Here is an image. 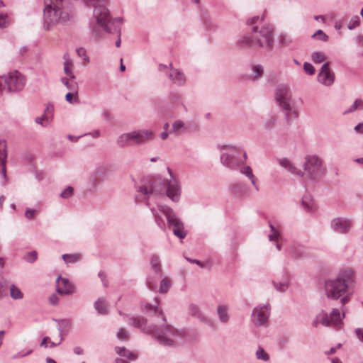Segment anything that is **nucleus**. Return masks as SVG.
Masks as SVG:
<instances>
[{
    "instance_id": "1",
    "label": "nucleus",
    "mask_w": 363,
    "mask_h": 363,
    "mask_svg": "<svg viewBox=\"0 0 363 363\" xmlns=\"http://www.w3.org/2000/svg\"><path fill=\"white\" fill-rule=\"evenodd\" d=\"M354 282L355 273L350 268L344 269L337 274L336 277L325 281V295L328 299L340 301L342 317H345V306L352 299Z\"/></svg>"
},
{
    "instance_id": "2",
    "label": "nucleus",
    "mask_w": 363,
    "mask_h": 363,
    "mask_svg": "<svg viewBox=\"0 0 363 363\" xmlns=\"http://www.w3.org/2000/svg\"><path fill=\"white\" fill-rule=\"evenodd\" d=\"M264 16H255L247 21V24L252 25L251 35L244 36L240 40L241 45L248 48H262L269 51L274 47V28L269 24H263Z\"/></svg>"
},
{
    "instance_id": "3",
    "label": "nucleus",
    "mask_w": 363,
    "mask_h": 363,
    "mask_svg": "<svg viewBox=\"0 0 363 363\" xmlns=\"http://www.w3.org/2000/svg\"><path fill=\"white\" fill-rule=\"evenodd\" d=\"M94 18L96 20V24H91L90 29L92 35L95 38H100L102 36L101 31L108 34L116 33L118 39L116 42V46L119 48L121 45V28L123 18H112L110 11L104 6H98L94 9Z\"/></svg>"
},
{
    "instance_id": "4",
    "label": "nucleus",
    "mask_w": 363,
    "mask_h": 363,
    "mask_svg": "<svg viewBox=\"0 0 363 363\" xmlns=\"http://www.w3.org/2000/svg\"><path fill=\"white\" fill-rule=\"evenodd\" d=\"M128 323L142 332L151 335L163 346H174L175 342L173 338L182 336V333L179 330L166 323L160 328L147 326V320L141 315L130 318Z\"/></svg>"
},
{
    "instance_id": "5",
    "label": "nucleus",
    "mask_w": 363,
    "mask_h": 363,
    "mask_svg": "<svg viewBox=\"0 0 363 363\" xmlns=\"http://www.w3.org/2000/svg\"><path fill=\"white\" fill-rule=\"evenodd\" d=\"M43 9V27L49 30L55 25L69 20V14L62 11L59 6H53L52 0H45Z\"/></svg>"
},
{
    "instance_id": "6",
    "label": "nucleus",
    "mask_w": 363,
    "mask_h": 363,
    "mask_svg": "<svg viewBox=\"0 0 363 363\" xmlns=\"http://www.w3.org/2000/svg\"><path fill=\"white\" fill-rule=\"evenodd\" d=\"M220 155V162L226 167L234 169L243 164L246 160V152L232 145L224 147Z\"/></svg>"
},
{
    "instance_id": "7",
    "label": "nucleus",
    "mask_w": 363,
    "mask_h": 363,
    "mask_svg": "<svg viewBox=\"0 0 363 363\" xmlns=\"http://www.w3.org/2000/svg\"><path fill=\"white\" fill-rule=\"evenodd\" d=\"M291 96L290 90L286 85L280 84L277 86L275 98L279 106L285 111L287 123H290L292 118H296L298 115L297 111L292 109Z\"/></svg>"
},
{
    "instance_id": "8",
    "label": "nucleus",
    "mask_w": 363,
    "mask_h": 363,
    "mask_svg": "<svg viewBox=\"0 0 363 363\" xmlns=\"http://www.w3.org/2000/svg\"><path fill=\"white\" fill-rule=\"evenodd\" d=\"M162 184L161 179H157L139 186L135 195L136 202H145L147 205H149L148 199L150 195L153 194H164V188L157 189V184Z\"/></svg>"
},
{
    "instance_id": "9",
    "label": "nucleus",
    "mask_w": 363,
    "mask_h": 363,
    "mask_svg": "<svg viewBox=\"0 0 363 363\" xmlns=\"http://www.w3.org/2000/svg\"><path fill=\"white\" fill-rule=\"evenodd\" d=\"M303 167L304 175L306 174L313 179L321 177L325 174V169L323 166V161L316 155L306 156Z\"/></svg>"
},
{
    "instance_id": "10",
    "label": "nucleus",
    "mask_w": 363,
    "mask_h": 363,
    "mask_svg": "<svg viewBox=\"0 0 363 363\" xmlns=\"http://www.w3.org/2000/svg\"><path fill=\"white\" fill-rule=\"evenodd\" d=\"M343 318L340 311L337 308L333 309L330 315L322 311L313 320L312 325L317 328L320 323L327 327L331 325H337L340 323Z\"/></svg>"
},
{
    "instance_id": "11",
    "label": "nucleus",
    "mask_w": 363,
    "mask_h": 363,
    "mask_svg": "<svg viewBox=\"0 0 363 363\" xmlns=\"http://www.w3.org/2000/svg\"><path fill=\"white\" fill-rule=\"evenodd\" d=\"M166 195L174 202H178L181 195V187L179 182L172 177L169 180L161 179Z\"/></svg>"
},
{
    "instance_id": "12",
    "label": "nucleus",
    "mask_w": 363,
    "mask_h": 363,
    "mask_svg": "<svg viewBox=\"0 0 363 363\" xmlns=\"http://www.w3.org/2000/svg\"><path fill=\"white\" fill-rule=\"evenodd\" d=\"M4 84H6V90L9 92L21 90L25 85L23 76L18 71L5 75Z\"/></svg>"
},
{
    "instance_id": "13",
    "label": "nucleus",
    "mask_w": 363,
    "mask_h": 363,
    "mask_svg": "<svg viewBox=\"0 0 363 363\" xmlns=\"http://www.w3.org/2000/svg\"><path fill=\"white\" fill-rule=\"evenodd\" d=\"M330 226L337 233L348 234L353 226V222L347 218L337 217L331 220Z\"/></svg>"
},
{
    "instance_id": "14",
    "label": "nucleus",
    "mask_w": 363,
    "mask_h": 363,
    "mask_svg": "<svg viewBox=\"0 0 363 363\" xmlns=\"http://www.w3.org/2000/svg\"><path fill=\"white\" fill-rule=\"evenodd\" d=\"M132 145H140L147 143L153 138L154 133L150 130L140 129L130 132Z\"/></svg>"
},
{
    "instance_id": "15",
    "label": "nucleus",
    "mask_w": 363,
    "mask_h": 363,
    "mask_svg": "<svg viewBox=\"0 0 363 363\" xmlns=\"http://www.w3.org/2000/svg\"><path fill=\"white\" fill-rule=\"evenodd\" d=\"M269 315V304L267 303L262 306L256 307L252 314V319L256 325L264 324Z\"/></svg>"
},
{
    "instance_id": "16",
    "label": "nucleus",
    "mask_w": 363,
    "mask_h": 363,
    "mask_svg": "<svg viewBox=\"0 0 363 363\" xmlns=\"http://www.w3.org/2000/svg\"><path fill=\"white\" fill-rule=\"evenodd\" d=\"M318 81L325 86H330L334 83L335 74L330 69L329 62H325L321 66L318 74Z\"/></svg>"
},
{
    "instance_id": "17",
    "label": "nucleus",
    "mask_w": 363,
    "mask_h": 363,
    "mask_svg": "<svg viewBox=\"0 0 363 363\" xmlns=\"http://www.w3.org/2000/svg\"><path fill=\"white\" fill-rule=\"evenodd\" d=\"M158 208L160 211H161L165 216L169 228L177 225H184V223L177 217V216L175 214L172 208L167 206L163 205L158 206Z\"/></svg>"
},
{
    "instance_id": "18",
    "label": "nucleus",
    "mask_w": 363,
    "mask_h": 363,
    "mask_svg": "<svg viewBox=\"0 0 363 363\" xmlns=\"http://www.w3.org/2000/svg\"><path fill=\"white\" fill-rule=\"evenodd\" d=\"M57 283V292L60 295H67L72 294L74 291L73 286L69 282L68 279L62 278L59 276L56 280Z\"/></svg>"
},
{
    "instance_id": "19",
    "label": "nucleus",
    "mask_w": 363,
    "mask_h": 363,
    "mask_svg": "<svg viewBox=\"0 0 363 363\" xmlns=\"http://www.w3.org/2000/svg\"><path fill=\"white\" fill-rule=\"evenodd\" d=\"M170 71L168 73V77L174 84L178 86H183L186 82V77L184 74L172 67V64H169Z\"/></svg>"
},
{
    "instance_id": "20",
    "label": "nucleus",
    "mask_w": 363,
    "mask_h": 363,
    "mask_svg": "<svg viewBox=\"0 0 363 363\" xmlns=\"http://www.w3.org/2000/svg\"><path fill=\"white\" fill-rule=\"evenodd\" d=\"M7 159V145L4 140H0V174L6 178V163Z\"/></svg>"
},
{
    "instance_id": "21",
    "label": "nucleus",
    "mask_w": 363,
    "mask_h": 363,
    "mask_svg": "<svg viewBox=\"0 0 363 363\" xmlns=\"http://www.w3.org/2000/svg\"><path fill=\"white\" fill-rule=\"evenodd\" d=\"M189 313L191 316L196 317L199 319L201 322L206 324H211V320L207 318L195 304H191L189 307Z\"/></svg>"
},
{
    "instance_id": "22",
    "label": "nucleus",
    "mask_w": 363,
    "mask_h": 363,
    "mask_svg": "<svg viewBox=\"0 0 363 363\" xmlns=\"http://www.w3.org/2000/svg\"><path fill=\"white\" fill-rule=\"evenodd\" d=\"M279 162L282 167L288 170L291 174H294L300 177L304 176V172L301 170H297L294 165L287 158L280 159Z\"/></svg>"
},
{
    "instance_id": "23",
    "label": "nucleus",
    "mask_w": 363,
    "mask_h": 363,
    "mask_svg": "<svg viewBox=\"0 0 363 363\" xmlns=\"http://www.w3.org/2000/svg\"><path fill=\"white\" fill-rule=\"evenodd\" d=\"M217 315L220 323L226 324L230 319L228 314V306L220 305L217 308Z\"/></svg>"
},
{
    "instance_id": "24",
    "label": "nucleus",
    "mask_w": 363,
    "mask_h": 363,
    "mask_svg": "<svg viewBox=\"0 0 363 363\" xmlns=\"http://www.w3.org/2000/svg\"><path fill=\"white\" fill-rule=\"evenodd\" d=\"M116 352L121 357H125L129 360L133 361L138 358V354L127 350L125 347H116Z\"/></svg>"
},
{
    "instance_id": "25",
    "label": "nucleus",
    "mask_w": 363,
    "mask_h": 363,
    "mask_svg": "<svg viewBox=\"0 0 363 363\" xmlns=\"http://www.w3.org/2000/svg\"><path fill=\"white\" fill-rule=\"evenodd\" d=\"M116 143L121 147L133 145L130 132L121 135L118 138Z\"/></svg>"
},
{
    "instance_id": "26",
    "label": "nucleus",
    "mask_w": 363,
    "mask_h": 363,
    "mask_svg": "<svg viewBox=\"0 0 363 363\" xmlns=\"http://www.w3.org/2000/svg\"><path fill=\"white\" fill-rule=\"evenodd\" d=\"M106 168L104 167H98L93 174L90 177V181L93 184V185H96L98 184V179L99 177H104L106 172Z\"/></svg>"
},
{
    "instance_id": "27",
    "label": "nucleus",
    "mask_w": 363,
    "mask_h": 363,
    "mask_svg": "<svg viewBox=\"0 0 363 363\" xmlns=\"http://www.w3.org/2000/svg\"><path fill=\"white\" fill-rule=\"evenodd\" d=\"M94 307L99 314L105 315L108 313L107 304L106 301L102 298H99L96 301Z\"/></svg>"
},
{
    "instance_id": "28",
    "label": "nucleus",
    "mask_w": 363,
    "mask_h": 363,
    "mask_svg": "<svg viewBox=\"0 0 363 363\" xmlns=\"http://www.w3.org/2000/svg\"><path fill=\"white\" fill-rule=\"evenodd\" d=\"M240 172L242 174H245L246 177H247L250 181L252 185L255 187L256 190L258 191L259 188L257 185L256 184V179L255 178V175L252 172V170L250 166H245L240 168Z\"/></svg>"
},
{
    "instance_id": "29",
    "label": "nucleus",
    "mask_w": 363,
    "mask_h": 363,
    "mask_svg": "<svg viewBox=\"0 0 363 363\" xmlns=\"http://www.w3.org/2000/svg\"><path fill=\"white\" fill-rule=\"evenodd\" d=\"M302 206L307 211H313L315 209V204L309 194H306L302 198Z\"/></svg>"
},
{
    "instance_id": "30",
    "label": "nucleus",
    "mask_w": 363,
    "mask_h": 363,
    "mask_svg": "<svg viewBox=\"0 0 363 363\" xmlns=\"http://www.w3.org/2000/svg\"><path fill=\"white\" fill-rule=\"evenodd\" d=\"M264 73V68L261 65H254L252 67V74L250 77L252 80H257L261 78Z\"/></svg>"
},
{
    "instance_id": "31",
    "label": "nucleus",
    "mask_w": 363,
    "mask_h": 363,
    "mask_svg": "<svg viewBox=\"0 0 363 363\" xmlns=\"http://www.w3.org/2000/svg\"><path fill=\"white\" fill-rule=\"evenodd\" d=\"M150 264L153 272L159 276V274L162 272L159 257L156 255H153L150 259Z\"/></svg>"
},
{
    "instance_id": "32",
    "label": "nucleus",
    "mask_w": 363,
    "mask_h": 363,
    "mask_svg": "<svg viewBox=\"0 0 363 363\" xmlns=\"http://www.w3.org/2000/svg\"><path fill=\"white\" fill-rule=\"evenodd\" d=\"M162 277V272L158 275L154 273V275L150 276L147 279V287L151 290H155L157 288V282L159 278Z\"/></svg>"
},
{
    "instance_id": "33",
    "label": "nucleus",
    "mask_w": 363,
    "mask_h": 363,
    "mask_svg": "<svg viewBox=\"0 0 363 363\" xmlns=\"http://www.w3.org/2000/svg\"><path fill=\"white\" fill-rule=\"evenodd\" d=\"M10 296L13 299L18 300L23 298V294L17 286L14 284H11L10 286Z\"/></svg>"
},
{
    "instance_id": "34",
    "label": "nucleus",
    "mask_w": 363,
    "mask_h": 363,
    "mask_svg": "<svg viewBox=\"0 0 363 363\" xmlns=\"http://www.w3.org/2000/svg\"><path fill=\"white\" fill-rule=\"evenodd\" d=\"M171 281L168 278H163L160 281L159 292L160 294L167 293L169 288L171 287Z\"/></svg>"
},
{
    "instance_id": "35",
    "label": "nucleus",
    "mask_w": 363,
    "mask_h": 363,
    "mask_svg": "<svg viewBox=\"0 0 363 363\" xmlns=\"http://www.w3.org/2000/svg\"><path fill=\"white\" fill-rule=\"evenodd\" d=\"M311 60L314 63L318 64L326 60V56L321 51H315L311 54Z\"/></svg>"
},
{
    "instance_id": "36",
    "label": "nucleus",
    "mask_w": 363,
    "mask_h": 363,
    "mask_svg": "<svg viewBox=\"0 0 363 363\" xmlns=\"http://www.w3.org/2000/svg\"><path fill=\"white\" fill-rule=\"evenodd\" d=\"M357 109L363 110V99H356L349 109L345 111V113H352Z\"/></svg>"
},
{
    "instance_id": "37",
    "label": "nucleus",
    "mask_w": 363,
    "mask_h": 363,
    "mask_svg": "<svg viewBox=\"0 0 363 363\" xmlns=\"http://www.w3.org/2000/svg\"><path fill=\"white\" fill-rule=\"evenodd\" d=\"M151 211L155 217V220L157 225L159 226V228L161 230H165L166 225H165V223H164V220L162 219V216L156 211V210L155 208H152Z\"/></svg>"
},
{
    "instance_id": "38",
    "label": "nucleus",
    "mask_w": 363,
    "mask_h": 363,
    "mask_svg": "<svg viewBox=\"0 0 363 363\" xmlns=\"http://www.w3.org/2000/svg\"><path fill=\"white\" fill-rule=\"evenodd\" d=\"M171 228L172 229L174 235L177 238L183 239L186 236V232L184 230V225L172 226Z\"/></svg>"
},
{
    "instance_id": "39",
    "label": "nucleus",
    "mask_w": 363,
    "mask_h": 363,
    "mask_svg": "<svg viewBox=\"0 0 363 363\" xmlns=\"http://www.w3.org/2000/svg\"><path fill=\"white\" fill-rule=\"evenodd\" d=\"M256 357L257 359L267 362L269 359V355L264 351L262 347H258L256 353Z\"/></svg>"
},
{
    "instance_id": "40",
    "label": "nucleus",
    "mask_w": 363,
    "mask_h": 363,
    "mask_svg": "<svg viewBox=\"0 0 363 363\" xmlns=\"http://www.w3.org/2000/svg\"><path fill=\"white\" fill-rule=\"evenodd\" d=\"M81 258L80 255H70V254H65L62 255V259L67 263H74L79 261Z\"/></svg>"
},
{
    "instance_id": "41",
    "label": "nucleus",
    "mask_w": 363,
    "mask_h": 363,
    "mask_svg": "<svg viewBox=\"0 0 363 363\" xmlns=\"http://www.w3.org/2000/svg\"><path fill=\"white\" fill-rule=\"evenodd\" d=\"M233 192L239 196L246 194L247 189L241 184H234L232 186Z\"/></svg>"
},
{
    "instance_id": "42",
    "label": "nucleus",
    "mask_w": 363,
    "mask_h": 363,
    "mask_svg": "<svg viewBox=\"0 0 363 363\" xmlns=\"http://www.w3.org/2000/svg\"><path fill=\"white\" fill-rule=\"evenodd\" d=\"M146 308L147 309L152 310L156 315L161 316L162 321L164 323H166V321H167L166 316L164 315V314L162 312V311L159 309V308L157 306H152L150 304H147L146 306Z\"/></svg>"
},
{
    "instance_id": "43",
    "label": "nucleus",
    "mask_w": 363,
    "mask_h": 363,
    "mask_svg": "<svg viewBox=\"0 0 363 363\" xmlns=\"http://www.w3.org/2000/svg\"><path fill=\"white\" fill-rule=\"evenodd\" d=\"M277 118L274 116H271L264 121L263 127L266 130L272 129L275 126Z\"/></svg>"
},
{
    "instance_id": "44",
    "label": "nucleus",
    "mask_w": 363,
    "mask_h": 363,
    "mask_svg": "<svg viewBox=\"0 0 363 363\" xmlns=\"http://www.w3.org/2000/svg\"><path fill=\"white\" fill-rule=\"evenodd\" d=\"M273 285L277 291L284 292L288 289V281H284L281 282L273 281Z\"/></svg>"
},
{
    "instance_id": "45",
    "label": "nucleus",
    "mask_w": 363,
    "mask_h": 363,
    "mask_svg": "<svg viewBox=\"0 0 363 363\" xmlns=\"http://www.w3.org/2000/svg\"><path fill=\"white\" fill-rule=\"evenodd\" d=\"M35 121L42 126H46L51 121V119L43 113L41 116L36 117Z\"/></svg>"
},
{
    "instance_id": "46",
    "label": "nucleus",
    "mask_w": 363,
    "mask_h": 363,
    "mask_svg": "<svg viewBox=\"0 0 363 363\" xmlns=\"http://www.w3.org/2000/svg\"><path fill=\"white\" fill-rule=\"evenodd\" d=\"M61 82L70 91H74L77 89V84L76 82L70 83L67 78L62 77Z\"/></svg>"
},
{
    "instance_id": "47",
    "label": "nucleus",
    "mask_w": 363,
    "mask_h": 363,
    "mask_svg": "<svg viewBox=\"0 0 363 363\" xmlns=\"http://www.w3.org/2000/svg\"><path fill=\"white\" fill-rule=\"evenodd\" d=\"M360 24V19L358 16H353L351 20L350 21L347 28L350 30L354 29L355 28L358 27Z\"/></svg>"
},
{
    "instance_id": "48",
    "label": "nucleus",
    "mask_w": 363,
    "mask_h": 363,
    "mask_svg": "<svg viewBox=\"0 0 363 363\" xmlns=\"http://www.w3.org/2000/svg\"><path fill=\"white\" fill-rule=\"evenodd\" d=\"M72 62L69 60H66L64 63V71L65 73L69 76L70 79H74L75 76L73 74L72 70L69 69V66H72Z\"/></svg>"
},
{
    "instance_id": "49",
    "label": "nucleus",
    "mask_w": 363,
    "mask_h": 363,
    "mask_svg": "<svg viewBox=\"0 0 363 363\" xmlns=\"http://www.w3.org/2000/svg\"><path fill=\"white\" fill-rule=\"evenodd\" d=\"M116 336L119 340H128L130 338V335L128 332L123 328H121L118 330Z\"/></svg>"
},
{
    "instance_id": "50",
    "label": "nucleus",
    "mask_w": 363,
    "mask_h": 363,
    "mask_svg": "<svg viewBox=\"0 0 363 363\" xmlns=\"http://www.w3.org/2000/svg\"><path fill=\"white\" fill-rule=\"evenodd\" d=\"M38 258V253L36 251H32L30 252H28L25 257L24 259L30 263L34 262Z\"/></svg>"
},
{
    "instance_id": "51",
    "label": "nucleus",
    "mask_w": 363,
    "mask_h": 363,
    "mask_svg": "<svg viewBox=\"0 0 363 363\" xmlns=\"http://www.w3.org/2000/svg\"><path fill=\"white\" fill-rule=\"evenodd\" d=\"M184 126V123L183 121L178 120L175 121L172 124V130H170V133H176L180 129L183 128Z\"/></svg>"
},
{
    "instance_id": "52",
    "label": "nucleus",
    "mask_w": 363,
    "mask_h": 363,
    "mask_svg": "<svg viewBox=\"0 0 363 363\" xmlns=\"http://www.w3.org/2000/svg\"><path fill=\"white\" fill-rule=\"evenodd\" d=\"M312 38H318L323 42H326L328 40V36L322 30H318L312 35Z\"/></svg>"
},
{
    "instance_id": "53",
    "label": "nucleus",
    "mask_w": 363,
    "mask_h": 363,
    "mask_svg": "<svg viewBox=\"0 0 363 363\" xmlns=\"http://www.w3.org/2000/svg\"><path fill=\"white\" fill-rule=\"evenodd\" d=\"M292 42V39L286 35H281L279 37V43L284 46L290 45Z\"/></svg>"
},
{
    "instance_id": "54",
    "label": "nucleus",
    "mask_w": 363,
    "mask_h": 363,
    "mask_svg": "<svg viewBox=\"0 0 363 363\" xmlns=\"http://www.w3.org/2000/svg\"><path fill=\"white\" fill-rule=\"evenodd\" d=\"M303 69L309 75L314 74L315 72L314 67L309 62H304Z\"/></svg>"
},
{
    "instance_id": "55",
    "label": "nucleus",
    "mask_w": 363,
    "mask_h": 363,
    "mask_svg": "<svg viewBox=\"0 0 363 363\" xmlns=\"http://www.w3.org/2000/svg\"><path fill=\"white\" fill-rule=\"evenodd\" d=\"M73 191L74 189L72 186H68L60 194V196L63 199H68L72 195Z\"/></svg>"
},
{
    "instance_id": "56",
    "label": "nucleus",
    "mask_w": 363,
    "mask_h": 363,
    "mask_svg": "<svg viewBox=\"0 0 363 363\" xmlns=\"http://www.w3.org/2000/svg\"><path fill=\"white\" fill-rule=\"evenodd\" d=\"M290 254L294 258H300L303 256V252L301 250H297L296 247L292 246L290 250Z\"/></svg>"
},
{
    "instance_id": "57",
    "label": "nucleus",
    "mask_w": 363,
    "mask_h": 363,
    "mask_svg": "<svg viewBox=\"0 0 363 363\" xmlns=\"http://www.w3.org/2000/svg\"><path fill=\"white\" fill-rule=\"evenodd\" d=\"M86 4H94V9L98 6H104L105 8L106 6L104 4L105 0H83Z\"/></svg>"
},
{
    "instance_id": "58",
    "label": "nucleus",
    "mask_w": 363,
    "mask_h": 363,
    "mask_svg": "<svg viewBox=\"0 0 363 363\" xmlns=\"http://www.w3.org/2000/svg\"><path fill=\"white\" fill-rule=\"evenodd\" d=\"M53 111L54 106L51 104H48L45 110L44 111V114L52 120Z\"/></svg>"
},
{
    "instance_id": "59",
    "label": "nucleus",
    "mask_w": 363,
    "mask_h": 363,
    "mask_svg": "<svg viewBox=\"0 0 363 363\" xmlns=\"http://www.w3.org/2000/svg\"><path fill=\"white\" fill-rule=\"evenodd\" d=\"M7 14H0V28H4L9 23Z\"/></svg>"
},
{
    "instance_id": "60",
    "label": "nucleus",
    "mask_w": 363,
    "mask_h": 363,
    "mask_svg": "<svg viewBox=\"0 0 363 363\" xmlns=\"http://www.w3.org/2000/svg\"><path fill=\"white\" fill-rule=\"evenodd\" d=\"M354 333L358 338V340L361 342H363V328H357L354 330Z\"/></svg>"
},
{
    "instance_id": "61",
    "label": "nucleus",
    "mask_w": 363,
    "mask_h": 363,
    "mask_svg": "<svg viewBox=\"0 0 363 363\" xmlns=\"http://www.w3.org/2000/svg\"><path fill=\"white\" fill-rule=\"evenodd\" d=\"M77 52L79 56L80 57H84V60L89 61V57L86 55V50L83 48H79L77 49Z\"/></svg>"
},
{
    "instance_id": "62",
    "label": "nucleus",
    "mask_w": 363,
    "mask_h": 363,
    "mask_svg": "<svg viewBox=\"0 0 363 363\" xmlns=\"http://www.w3.org/2000/svg\"><path fill=\"white\" fill-rule=\"evenodd\" d=\"M65 99L69 103L72 104V103H74V100L77 101V97L76 96L74 98L73 94L72 92H68L65 95Z\"/></svg>"
},
{
    "instance_id": "63",
    "label": "nucleus",
    "mask_w": 363,
    "mask_h": 363,
    "mask_svg": "<svg viewBox=\"0 0 363 363\" xmlns=\"http://www.w3.org/2000/svg\"><path fill=\"white\" fill-rule=\"evenodd\" d=\"M49 301H50V303L52 305L55 306V305H57V304L58 303V302H59V298H58V296H57L56 294H52V295L50 296V298H49Z\"/></svg>"
},
{
    "instance_id": "64",
    "label": "nucleus",
    "mask_w": 363,
    "mask_h": 363,
    "mask_svg": "<svg viewBox=\"0 0 363 363\" xmlns=\"http://www.w3.org/2000/svg\"><path fill=\"white\" fill-rule=\"evenodd\" d=\"M354 129L356 133L363 134V123H358Z\"/></svg>"
}]
</instances>
